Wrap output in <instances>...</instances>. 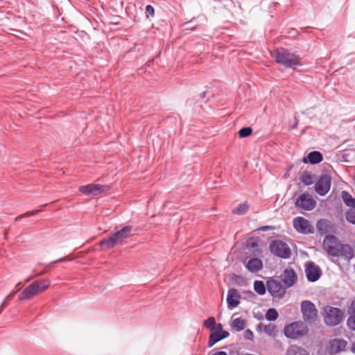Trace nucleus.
I'll return each mask as SVG.
<instances>
[{
    "label": "nucleus",
    "instance_id": "b1692460",
    "mask_svg": "<svg viewBox=\"0 0 355 355\" xmlns=\"http://www.w3.org/2000/svg\"><path fill=\"white\" fill-rule=\"evenodd\" d=\"M232 327L233 329L240 331L245 329V322L243 319L241 318H235L232 323Z\"/></svg>",
    "mask_w": 355,
    "mask_h": 355
},
{
    "label": "nucleus",
    "instance_id": "f257e3e1",
    "mask_svg": "<svg viewBox=\"0 0 355 355\" xmlns=\"http://www.w3.org/2000/svg\"><path fill=\"white\" fill-rule=\"evenodd\" d=\"M322 245L325 251L332 257H343L349 261L354 257V250L349 244H343L333 235L324 237Z\"/></svg>",
    "mask_w": 355,
    "mask_h": 355
},
{
    "label": "nucleus",
    "instance_id": "393cba45",
    "mask_svg": "<svg viewBox=\"0 0 355 355\" xmlns=\"http://www.w3.org/2000/svg\"><path fill=\"white\" fill-rule=\"evenodd\" d=\"M266 286L262 281L256 280L254 282V289L259 295H263L266 293Z\"/></svg>",
    "mask_w": 355,
    "mask_h": 355
},
{
    "label": "nucleus",
    "instance_id": "39448f33",
    "mask_svg": "<svg viewBox=\"0 0 355 355\" xmlns=\"http://www.w3.org/2000/svg\"><path fill=\"white\" fill-rule=\"evenodd\" d=\"M284 332L287 338L297 340L306 336L309 332V329L304 322L297 321L286 325Z\"/></svg>",
    "mask_w": 355,
    "mask_h": 355
},
{
    "label": "nucleus",
    "instance_id": "c85d7f7f",
    "mask_svg": "<svg viewBox=\"0 0 355 355\" xmlns=\"http://www.w3.org/2000/svg\"><path fill=\"white\" fill-rule=\"evenodd\" d=\"M302 182L306 186L311 185L313 183V177L309 173L305 172L301 177Z\"/></svg>",
    "mask_w": 355,
    "mask_h": 355
},
{
    "label": "nucleus",
    "instance_id": "f03ea898",
    "mask_svg": "<svg viewBox=\"0 0 355 355\" xmlns=\"http://www.w3.org/2000/svg\"><path fill=\"white\" fill-rule=\"evenodd\" d=\"M51 282L48 279H38L33 282L26 287L19 295V300H29L36 295L44 293L50 286Z\"/></svg>",
    "mask_w": 355,
    "mask_h": 355
},
{
    "label": "nucleus",
    "instance_id": "e433bc0d",
    "mask_svg": "<svg viewBox=\"0 0 355 355\" xmlns=\"http://www.w3.org/2000/svg\"><path fill=\"white\" fill-rule=\"evenodd\" d=\"M215 331L219 332L220 334H223L225 331L223 330V326L221 324H216L215 325V329L214 330Z\"/></svg>",
    "mask_w": 355,
    "mask_h": 355
},
{
    "label": "nucleus",
    "instance_id": "ea45409f",
    "mask_svg": "<svg viewBox=\"0 0 355 355\" xmlns=\"http://www.w3.org/2000/svg\"><path fill=\"white\" fill-rule=\"evenodd\" d=\"M7 306V300L6 299L2 302V304L0 306V313L2 311V310Z\"/></svg>",
    "mask_w": 355,
    "mask_h": 355
},
{
    "label": "nucleus",
    "instance_id": "5701e85b",
    "mask_svg": "<svg viewBox=\"0 0 355 355\" xmlns=\"http://www.w3.org/2000/svg\"><path fill=\"white\" fill-rule=\"evenodd\" d=\"M341 197L347 206L351 207V208L355 207V198H352L349 192L346 191H342Z\"/></svg>",
    "mask_w": 355,
    "mask_h": 355
},
{
    "label": "nucleus",
    "instance_id": "4468645a",
    "mask_svg": "<svg viewBox=\"0 0 355 355\" xmlns=\"http://www.w3.org/2000/svg\"><path fill=\"white\" fill-rule=\"evenodd\" d=\"M305 273L309 282H316L321 276L322 272L319 266L313 262H309L306 264Z\"/></svg>",
    "mask_w": 355,
    "mask_h": 355
},
{
    "label": "nucleus",
    "instance_id": "f704fd0d",
    "mask_svg": "<svg viewBox=\"0 0 355 355\" xmlns=\"http://www.w3.org/2000/svg\"><path fill=\"white\" fill-rule=\"evenodd\" d=\"M146 15L148 17V16L153 17L154 14H155L154 8L152 6H150V5L146 6Z\"/></svg>",
    "mask_w": 355,
    "mask_h": 355
},
{
    "label": "nucleus",
    "instance_id": "2eb2a0df",
    "mask_svg": "<svg viewBox=\"0 0 355 355\" xmlns=\"http://www.w3.org/2000/svg\"><path fill=\"white\" fill-rule=\"evenodd\" d=\"M279 277L287 288L293 286L297 280V274L292 268L285 269Z\"/></svg>",
    "mask_w": 355,
    "mask_h": 355
},
{
    "label": "nucleus",
    "instance_id": "a18cd8bd",
    "mask_svg": "<svg viewBox=\"0 0 355 355\" xmlns=\"http://www.w3.org/2000/svg\"><path fill=\"white\" fill-rule=\"evenodd\" d=\"M31 277H30V278H28V279L26 280V282H29V281L31 280Z\"/></svg>",
    "mask_w": 355,
    "mask_h": 355
},
{
    "label": "nucleus",
    "instance_id": "7c9ffc66",
    "mask_svg": "<svg viewBox=\"0 0 355 355\" xmlns=\"http://www.w3.org/2000/svg\"><path fill=\"white\" fill-rule=\"evenodd\" d=\"M252 133V129L250 127H245L241 128L239 132V135L240 137H247L251 135Z\"/></svg>",
    "mask_w": 355,
    "mask_h": 355
},
{
    "label": "nucleus",
    "instance_id": "6e6552de",
    "mask_svg": "<svg viewBox=\"0 0 355 355\" xmlns=\"http://www.w3.org/2000/svg\"><path fill=\"white\" fill-rule=\"evenodd\" d=\"M270 250L272 254L282 259H288L291 255L289 246L279 240H275L270 244Z\"/></svg>",
    "mask_w": 355,
    "mask_h": 355
},
{
    "label": "nucleus",
    "instance_id": "f8f14e48",
    "mask_svg": "<svg viewBox=\"0 0 355 355\" xmlns=\"http://www.w3.org/2000/svg\"><path fill=\"white\" fill-rule=\"evenodd\" d=\"M107 187L97 184H90L79 187V191L85 195L96 196L105 191Z\"/></svg>",
    "mask_w": 355,
    "mask_h": 355
},
{
    "label": "nucleus",
    "instance_id": "72a5a7b5",
    "mask_svg": "<svg viewBox=\"0 0 355 355\" xmlns=\"http://www.w3.org/2000/svg\"><path fill=\"white\" fill-rule=\"evenodd\" d=\"M347 313L349 316L355 315V299L353 300L350 304L348 306Z\"/></svg>",
    "mask_w": 355,
    "mask_h": 355
},
{
    "label": "nucleus",
    "instance_id": "79ce46f5",
    "mask_svg": "<svg viewBox=\"0 0 355 355\" xmlns=\"http://www.w3.org/2000/svg\"><path fill=\"white\" fill-rule=\"evenodd\" d=\"M351 350L352 352L355 353V342L352 344Z\"/></svg>",
    "mask_w": 355,
    "mask_h": 355
},
{
    "label": "nucleus",
    "instance_id": "ddd939ff",
    "mask_svg": "<svg viewBox=\"0 0 355 355\" xmlns=\"http://www.w3.org/2000/svg\"><path fill=\"white\" fill-rule=\"evenodd\" d=\"M293 226L295 230L302 234L313 232V227L309 221L302 217H297L293 220Z\"/></svg>",
    "mask_w": 355,
    "mask_h": 355
},
{
    "label": "nucleus",
    "instance_id": "37998d69",
    "mask_svg": "<svg viewBox=\"0 0 355 355\" xmlns=\"http://www.w3.org/2000/svg\"><path fill=\"white\" fill-rule=\"evenodd\" d=\"M262 229H263V230H270V229H272V228H271V227H270V226H265V227H263Z\"/></svg>",
    "mask_w": 355,
    "mask_h": 355
},
{
    "label": "nucleus",
    "instance_id": "dca6fc26",
    "mask_svg": "<svg viewBox=\"0 0 355 355\" xmlns=\"http://www.w3.org/2000/svg\"><path fill=\"white\" fill-rule=\"evenodd\" d=\"M241 295L235 288H231L227 292V303L229 309L236 307L240 303Z\"/></svg>",
    "mask_w": 355,
    "mask_h": 355
},
{
    "label": "nucleus",
    "instance_id": "4c0bfd02",
    "mask_svg": "<svg viewBox=\"0 0 355 355\" xmlns=\"http://www.w3.org/2000/svg\"><path fill=\"white\" fill-rule=\"evenodd\" d=\"M19 290V288L16 291H12L8 295L6 296V297L5 298L6 300H10Z\"/></svg>",
    "mask_w": 355,
    "mask_h": 355
},
{
    "label": "nucleus",
    "instance_id": "1a4fd4ad",
    "mask_svg": "<svg viewBox=\"0 0 355 355\" xmlns=\"http://www.w3.org/2000/svg\"><path fill=\"white\" fill-rule=\"evenodd\" d=\"M267 290L273 297L282 298L284 296L287 288L280 282L270 279L267 281Z\"/></svg>",
    "mask_w": 355,
    "mask_h": 355
},
{
    "label": "nucleus",
    "instance_id": "aec40b11",
    "mask_svg": "<svg viewBox=\"0 0 355 355\" xmlns=\"http://www.w3.org/2000/svg\"><path fill=\"white\" fill-rule=\"evenodd\" d=\"M347 342L342 339H334L330 343V352L337 354L345 349Z\"/></svg>",
    "mask_w": 355,
    "mask_h": 355
},
{
    "label": "nucleus",
    "instance_id": "a211bd4d",
    "mask_svg": "<svg viewBox=\"0 0 355 355\" xmlns=\"http://www.w3.org/2000/svg\"><path fill=\"white\" fill-rule=\"evenodd\" d=\"M229 335L230 334L227 331H225L223 332V334H220L215 331H211V333L209 338L208 346L209 347H212L218 341L228 337Z\"/></svg>",
    "mask_w": 355,
    "mask_h": 355
},
{
    "label": "nucleus",
    "instance_id": "f3484780",
    "mask_svg": "<svg viewBox=\"0 0 355 355\" xmlns=\"http://www.w3.org/2000/svg\"><path fill=\"white\" fill-rule=\"evenodd\" d=\"M246 268L252 273H256L263 268V262L260 259H250L245 265Z\"/></svg>",
    "mask_w": 355,
    "mask_h": 355
},
{
    "label": "nucleus",
    "instance_id": "2f4dec72",
    "mask_svg": "<svg viewBox=\"0 0 355 355\" xmlns=\"http://www.w3.org/2000/svg\"><path fill=\"white\" fill-rule=\"evenodd\" d=\"M41 210L40 209H37V210H34V211H28V212H26L21 215H19L18 216H17L15 218V220H18L21 218H26V217H29V216H34L35 214H37V213L40 212Z\"/></svg>",
    "mask_w": 355,
    "mask_h": 355
},
{
    "label": "nucleus",
    "instance_id": "6ab92c4d",
    "mask_svg": "<svg viewBox=\"0 0 355 355\" xmlns=\"http://www.w3.org/2000/svg\"><path fill=\"white\" fill-rule=\"evenodd\" d=\"M257 330L259 331H263L266 334H267L268 336L273 337V338L275 337L277 334V327L273 324H259L257 326Z\"/></svg>",
    "mask_w": 355,
    "mask_h": 355
},
{
    "label": "nucleus",
    "instance_id": "0eeeda50",
    "mask_svg": "<svg viewBox=\"0 0 355 355\" xmlns=\"http://www.w3.org/2000/svg\"><path fill=\"white\" fill-rule=\"evenodd\" d=\"M304 322L313 323L318 318V309L315 305L309 300H304L300 306Z\"/></svg>",
    "mask_w": 355,
    "mask_h": 355
},
{
    "label": "nucleus",
    "instance_id": "423d86ee",
    "mask_svg": "<svg viewBox=\"0 0 355 355\" xmlns=\"http://www.w3.org/2000/svg\"><path fill=\"white\" fill-rule=\"evenodd\" d=\"M343 311L336 307L326 306L324 307V322L329 327H335L340 324L343 320Z\"/></svg>",
    "mask_w": 355,
    "mask_h": 355
},
{
    "label": "nucleus",
    "instance_id": "473e14b6",
    "mask_svg": "<svg viewBox=\"0 0 355 355\" xmlns=\"http://www.w3.org/2000/svg\"><path fill=\"white\" fill-rule=\"evenodd\" d=\"M347 327L352 331H355V315L349 316L347 320Z\"/></svg>",
    "mask_w": 355,
    "mask_h": 355
},
{
    "label": "nucleus",
    "instance_id": "c756f323",
    "mask_svg": "<svg viewBox=\"0 0 355 355\" xmlns=\"http://www.w3.org/2000/svg\"><path fill=\"white\" fill-rule=\"evenodd\" d=\"M216 325V320L214 317H209L204 322V326L209 329L211 331H214L215 329Z\"/></svg>",
    "mask_w": 355,
    "mask_h": 355
},
{
    "label": "nucleus",
    "instance_id": "58836bf2",
    "mask_svg": "<svg viewBox=\"0 0 355 355\" xmlns=\"http://www.w3.org/2000/svg\"><path fill=\"white\" fill-rule=\"evenodd\" d=\"M294 120H295V122H294V124L293 125V126L291 127L292 129L296 128L299 123V120L295 116H294Z\"/></svg>",
    "mask_w": 355,
    "mask_h": 355
},
{
    "label": "nucleus",
    "instance_id": "c03bdc74",
    "mask_svg": "<svg viewBox=\"0 0 355 355\" xmlns=\"http://www.w3.org/2000/svg\"><path fill=\"white\" fill-rule=\"evenodd\" d=\"M64 258H63V259H60L57 260L55 262H59V261H62V260H64Z\"/></svg>",
    "mask_w": 355,
    "mask_h": 355
},
{
    "label": "nucleus",
    "instance_id": "a19ab883",
    "mask_svg": "<svg viewBox=\"0 0 355 355\" xmlns=\"http://www.w3.org/2000/svg\"><path fill=\"white\" fill-rule=\"evenodd\" d=\"M211 355H227V354L225 352L220 351V352H215V353L212 354Z\"/></svg>",
    "mask_w": 355,
    "mask_h": 355
},
{
    "label": "nucleus",
    "instance_id": "9d476101",
    "mask_svg": "<svg viewBox=\"0 0 355 355\" xmlns=\"http://www.w3.org/2000/svg\"><path fill=\"white\" fill-rule=\"evenodd\" d=\"M316 202L313 198V196L308 193H304L301 194L296 200L295 205L297 207L304 210L311 211L315 207Z\"/></svg>",
    "mask_w": 355,
    "mask_h": 355
},
{
    "label": "nucleus",
    "instance_id": "412c9836",
    "mask_svg": "<svg viewBox=\"0 0 355 355\" xmlns=\"http://www.w3.org/2000/svg\"><path fill=\"white\" fill-rule=\"evenodd\" d=\"M322 155L319 151H312L309 153L306 157L303 159L304 163L309 162L311 164H315L322 161Z\"/></svg>",
    "mask_w": 355,
    "mask_h": 355
},
{
    "label": "nucleus",
    "instance_id": "7ed1b4c3",
    "mask_svg": "<svg viewBox=\"0 0 355 355\" xmlns=\"http://www.w3.org/2000/svg\"><path fill=\"white\" fill-rule=\"evenodd\" d=\"M275 61L285 67H294L300 64V58L285 49H279L271 53Z\"/></svg>",
    "mask_w": 355,
    "mask_h": 355
},
{
    "label": "nucleus",
    "instance_id": "49530a36",
    "mask_svg": "<svg viewBox=\"0 0 355 355\" xmlns=\"http://www.w3.org/2000/svg\"><path fill=\"white\" fill-rule=\"evenodd\" d=\"M19 285H20V283H17L16 286L17 287V286H19Z\"/></svg>",
    "mask_w": 355,
    "mask_h": 355
},
{
    "label": "nucleus",
    "instance_id": "4be33fe9",
    "mask_svg": "<svg viewBox=\"0 0 355 355\" xmlns=\"http://www.w3.org/2000/svg\"><path fill=\"white\" fill-rule=\"evenodd\" d=\"M286 355H309V353L304 348L292 345L287 349Z\"/></svg>",
    "mask_w": 355,
    "mask_h": 355
},
{
    "label": "nucleus",
    "instance_id": "9b49d317",
    "mask_svg": "<svg viewBox=\"0 0 355 355\" xmlns=\"http://www.w3.org/2000/svg\"><path fill=\"white\" fill-rule=\"evenodd\" d=\"M331 178L328 175H322L315 184V191L320 196L326 195L330 190Z\"/></svg>",
    "mask_w": 355,
    "mask_h": 355
},
{
    "label": "nucleus",
    "instance_id": "cd10ccee",
    "mask_svg": "<svg viewBox=\"0 0 355 355\" xmlns=\"http://www.w3.org/2000/svg\"><path fill=\"white\" fill-rule=\"evenodd\" d=\"M249 206L248 203L245 202L239 205L233 211L234 214L242 215L245 214L248 210Z\"/></svg>",
    "mask_w": 355,
    "mask_h": 355
},
{
    "label": "nucleus",
    "instance_id": "a878e982",
    "mask_svg": "<svg viewBox=\"0 0 355 355\" xmlns=\"http://www.w3.org/2000/svg\"><path fill=\"white\" fill-rule=\"evenodd\" d=\"M278 312L275 309H269L266 313V318L268 321H275L278 318Z\"/></svg>",
    "mask_w": 355,
    "mask_h": 355
},
{
    "label": "nucleus",
    "instance_id": "bb28decb",
    "mask_svg": "<svg viewBox=\"0 0 355 355\" xmlns=\"http://www.w3.org/2000/svg\"><path fill=\"white\" fill-rule=\"evenodd\" d=\"M347 220L353 225H355V207L349 209L345 213Z\"/></svg>",
    "mask_w": 355,
    "mask_h": 355
},
{
    "label": "nucleus",
    "instance_id": "20e7f679",
    "mask_svg": "<svg viewBox=\"0 0 355 355\" xmlns=\"http://www.w3.org/2000/svg\"><path fill=\"white\" fill-rule=\"evenodd\" d=\"M133 227L130 225H127L123 227L119 231H117L110 237L107 239H103L101 241L100 245L107 249L113 248L116 245H121L123 241L131 236Z\"/></svg>",
    "mask_w": 355,
    "mask_h": 355
},
{
    "label": "nucleus",
    "instance_id": "c9c22d12",
    "mask_svg": "<svg viewBox=\"0 0 355 355\" xmlns=\"http://www.w3.org/2000/svg\"><path fill=\"white\" fill-rule=\"evenodd\" d=\"M253 337H254V334H253V332L251 330L247 329V330L245 331V332H244V338L246 340H252L253 339Z\"/></svg>",
    "mask_w": 355,
    "mask_h": 355
}]
</instances>
